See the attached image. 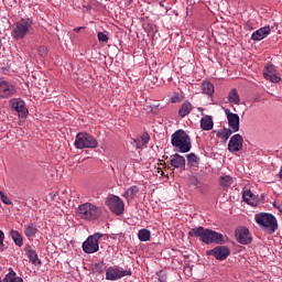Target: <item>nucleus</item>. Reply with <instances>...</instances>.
Here are the masks:
<instances>
[{"instance_id":"1","label":"nucleus","mask_w":282,"mask_h":282,"mask_svg":"<svg viewBox=\"0 0 282 282\" xmlns=\"http://www.w3.org/2000/svg\"><path fill=\"white\" fill-rule=\"evenodd\" d=\"M189 237H199L200 241L206 245L210 243H226L227 238L224 235L214 231L213 229H206L204 227H197L189 230Z\"/></svg>"},{"instance_id":"2","label":"nucleus","mask_w":282,"mask_h":282,"mask_svg":"<svg viewBox=\"0 0 282 282\" xmlns=\"http://www.w3.org/2000/svg\"><path fill=\"white\" fill-rule=\"evenodd\" d=\"M172 147L178 151V153H188L191 151V137L184 130H177L172 134Z\"/></svg>"},{"instance_id":"3","label":"nucleus","mask_w":282,"mask_h":282,"mask_svg":"<svg viewBox=\"0 0 282 282\" xmlns=\"http://www.w3.org/2000/svg\"><path fill=\"white\" fill-rule=\"evenodd\" d=\"M32 32V20L22 18L12 25L11 36L14 41H23Z\"/></svg>"},{"instance_id":"4","label":"nucleus","mask_w":282,"mask_h":282,"mask_svg":"<svg viewBox=\"0 0 282 282\" xmlns=\"http://www.w3.org/2000/svg\"><path fill=\"white\" fill-rule=\"evenodd\" d=\"M77 215L80 219H86V221H96L102 215V210L93 203H84L78 206Z\"/></svg>"},{"instance_id":"5","label":"nucleus","mask_w":282,"mask_h":282,"mask_svg":"<svg viewBox=\"0 0 282 282\" xmlns=\"http://www.w3.org/2000/svg\"><path fill=\"white\" fill-rule=\"evenodd\" d=\"M254 220L259 226H261L265 230H269L270 232H274L279 228V225L276 224V218L272 214H257L254 216Z\"/></svg>"},{"instance_id":"6","label":"nucleus","mask_w":282,"mask_h":282,"mask_svg":"<svg viewBox=\"0 0 282 282\" xmlns=\"http://www.w3.org/2000/svg\"><path fill=\"white\" fill-rule=\"evenodd\" d=\"M76 149H97L98 141L87 132H79L75 139Z\"/></svg>"},{"instance_id":"7","label":"nucleus","mask_w":282,"mask_h":282,"mask_svg":"<svg viewBox=\"0 0 282 282\" xmlns=\"http://www.w3.org/2000/svg\"><path fill=\"white\" fill-rule=\"evenodd\" d=\"M102 239V234L96 232L93 236H89L87 240L83 243V250L86 254H94V252H98L99 246L98 240Z\"/></svg>"},{"instance_id":"8","label":"nucleus","mask_w":282,"mask_h":282,"mask_svg":"<svg viewBox=\"0 0 282 282\" xmlns=\"http://www.w3.org/2000/svg\"><path fill=\"white\" fill-rule=\"evenodd\" d=\"M106 204L115 215H122L124 213V202H122V198L119 196H109Z\"/></svg>"},{"instance_id":"9","label":"nucleus","mask_w":282,"mask_h":282,"mask_svg":"<svg viewBox=\"0 0 282 282\" xmlns=\"http://www.w3.org/2000/svg\"><path fill=\"white\" fill-rule=\"evenodd\" d=\"M122 276H131V271L123 270L120 267H110L106 270L107 281H118Z\"/></svg>"},{"instance_id":"10","label":"nucleus","mask_w":282,"mask_h":282,"mask_svg":"<svg viewBox=\"0 0 282 282\" xmlns=\"http://www.w3.org/2000/svg\"><path fill=\"white\" fill-rule=\"evenodd\" d=\"M225 116L227 118L229 129H231V131L234 133H237V131H239V127H240L239 115L230 111V109H225Z\"/></svg>"},{"instance_id":"11","label":"nucleus","mask_w":282,"mask_h":282,"mask_svg":"<svg viewBox=\"0 0 282 282\" xmlns=\"http://www.w3.org/2000/svg\"><path fill=\"white\" fill-rule=\"evenodd\" d=\"M207 254H209L210 257H215L217 261H225V259H228V257H230V249L226 246H219L207 251Z\"/></svg>"},{"instance_id":"12","label":"nucleus","mask_w":282,"mask_h":282,"mask_svg":"<svg viewBox=\"0 0 282 282\" xmlns=\"http://www.w3.org/2000/svg\"><path fill=\"white\" fill-rule=\"evenodd\" d=\"M17 94V87L8 80H0V98H12Z\"/></svg>"},{"instance_id":"13","label":"nucleus","mask_w":282,"mask_h":282,"mask_svg":"<svg viewBox=\"0 0 282 282\" xmlns=\"http://www.w3.org/2000/svg\"><path fill=\"white\" fill-rule=\"evenodd\" d=\"M263 76L267 80H270L271 83L281 82V75L279 74V70H276V67L272 64L265 65Z\"/></svg>"},{"instance_id":"14","label":"nucleus","mask_w":282,"mask_h":282,"mask_svg":"<svg viewBox=\"0 0 282 282\" xmlns=\"http://www.w3.org/2000/svg\"><path fill=\"white\" fill-rule=\"evenodd\" d=\"M9 104L11 106V109L19 113L20 118H25V116H28L29 111L25 107V101H23L22 99L13 98L9 101Z\"/></svg>"},{"instance_id":"15","label":"nucleus","mask_w":282,"mask_h":282,"mask_svg":"<svg viewBox=\"0 0 282 282\" xmlns=\"http://www.w3.org/2000/svg\"><path fill=\"white\" fill-rule=\"evenodd\" d=\"M243 149V137L241 134H234L228 143V151L230 153H237Z\"/></svg>"},{"instance_id":"16","label":"nucleus","mask_w":282,"mask_h":282,"mask_svg":"<svg viewBox=\"0 0 282 282\" xmlns=\"http://www.w3.org/2000/svg\"><path fill=\"white\" fill-rule=\"evenodd\" d=\"M236 239L239 243L243 246H248L250 241H252V237H250V231L248 228H240L236 231Z\"/></svg>"},{"instance_id":"17","label":"nucleus","mask_w":282,"mask_h":282,"mask_svg":"<svg viewBox=\"0 0 282 282\" xmlns=\"http://www.w3.org/2000/svg\"><path fill=\"white\" fill-rule=\"evenodd\" d=\"M270 32H272L270 26H262L251 34V41H263V39L269 36Z\"/></svg>"},{"instance_id":"18","label":"nucleus","mask_w":282,"mask_h":282,"mask_svg":"<svg viewBox=\"0 0 282 282\" xmlns=\"http://www.w3.org/2000/svg\"><path fill=\"white\" fill-rule=\"evenodd\" d=\"M170 164L173 169H186V159L180 154H174L170 159Z\"/></svg>"},{"instance_id":"19","label":"nucleus","mask_w":282,"mask_h":282,"mask_svg":"<svg viewBox=\"0 0 282 282\" xmlns=\"http://www.w3.org/2000/svg\"><path fill=\"white\" fill-rule=\"evenodd\" d=\"M229 105H241V97L237 88H231L227 96Z\"/></svg>"},{"instance_id":"20","label":"nucleus","mask_w":282,"mask_h":282,"mask_svg":"<svg viewBox=\"0 0 282 282\" xmlns=\"http://www.w3.org/2000/svg\"><path fill=\"white\" fill-rule=\"evenodd\" d=\"M37 232L39 228H36V226L33 225L32 223L28 224L24 228V235L25 237H28V239H34Z\"/></svg>"},{"instance_id":"21","label":"nucleus","mask_w":282,"mask_h":282,"mask_svg":"<svg viewBox=\"0 0 282 282\" xmlns=\"http://www.w3.org/2000/svg\"><path fill=\"white\" fill-rule=\"evenodd\" d=\"M213 127V117L205 116L200 119V129H203V131H210Z\"/></svg>"},{"instance_id":"22","label":"nucleus","mask_w":282,"mask_h":282,"mask_svg":"<svg viewBox=\"0 0 282 282\" xmlns=\"http://www.w3.org/2000/svg\"><path fill=\"white\" fill-rule=\"evenodd\" d=\"M149 140H151L149 133H143L134 140V147H137V149H142V147L149 144Z\"/></svg>"},{"instance_id":"23","label":"nucleus","mask_w":282,"mask_h":282,"mask_svg":"<svg viewBox=\"0 0 282 282\" xmlns=\"http://www.w3.org/2000/svg\"><path fill=\"white\" fill-rule=\"evenodd\" d=\"M242 198L246 204H249V206H254L257 204V196L250 191H246L242 193Z\"/></svg>"},{"instance_id":"24","label":"nucleus","mask_w":282,"mask_h":282,"mask_svg":"<svg viewBox=\"0 0 282 282\" xmlns=\"http://www.w3.org/2000/svg\"><path fill=\"white\" fill-rule=\"evenodd\" d=\"M25 251L28 259L33 263V265L41 263V260H39V254H36L35 250H33L31 247H28Z\"/></svg>"},{"instance_id":"25","label":"nucleus","mask_w":282,"mask_h":282,"mask_svg":"<svg viewBox=\"0 0 282 282\" xmlns=\"http://www.w3.org/2000/svg\"><path fill=\"white\" fill-rule=\"evenodd\" d=\"M191 111H193V105H191L188 101H185L178 110V116H181V118H186Z\"/></svg>"},{"instance_id":"26","label":"nucleus","mask_w":282,"mask_h":282,"mask_svg":"<svg viewBox=\"0 0 282 282\" xmlns=\"http://www.w3.org/2000/svg\"><path fill=\"white\" fill-rule=\"evenodd\" d=\"M232 182H235V180L230 175H223L219 177V186H221L223 188H228L232 186Z\"/></svg>"},{"instance_id":"27","label":"nucleus","mask_w":282,"mask_h":282,"mask_svg":"<svg viewBox=\"0 0 282 282\" xmlns=\"http://www.w3.org/2000/svg\"><path fill=\"white\" fill-rule=\"evenodd\" d=\"M138 193H140V187H138V186H131L130 188H128L127 191H126V193L123 194V197H126V199H128V202L130 200V199H133V197L138 194Z\"/></svg>"},{"instance_id":"28","label":"nucleus","mask_w":282,"mask_h":282,"mask_svg":"<svg viewBox=\"0 0 282 282\" xmlns=\"http://www.w3.org/2000/svg\"><path fill=\"white\" fill-rule=\"evenodd\" d=\"M203 94L207 96H213L215 94V86L210 82H204L202 84Z\"/></svg>"},{"instance_id":"29","label":"nucleus","mask_w":282,"mask_h":282,"mask_svg":"<svg viewBox=\"0 0 282 282\" xmlns=\"http://www.w3.org/2000/svg\"><path fill=\"white\" fill-rule=\"evenodd\" d=\"M3 282H23V278L17 276V272L11 270L3 279Z\"/></svg>"},{"instance_id":"30","label":"nucleus","mask_w":282,"mask_h":282,"mask_svg":"<svg viewBox=\"0 0 282 282\" xmlns=\"http://www.w3.org/2000/svg\"><path fill=\"white\" fill-rule=\"evenodd\" d=\"M11 238L14 241L15 246L21 248L23 246V236L17 230H11Z\"/></svg>"},{"instance_id":"31","label":"nucleus","mask_w":282,"mask_h":282,"mask_svg":"<svg viewBox=\"0 0 282 282\" xmlns=\"http://www.w3.org/2000/svg\"><path fill=\"white\" fill-rule=\"evenodd\" d=\"M139 241H151V231L149 229H141L138 232Z\"/></svg>"},{"instance_id":"32","label":"nucleus","mask_w":282,"mask_h":282,"mask_svg":"<svg viewBox=\"0 0 282 282\" xmlns=\"http://www.w3.org/2000/svg\"><path fill=\"white\" fill-rule=\"evenodd\" d=\"M232 133H235L232 132V129L225 128L218 133V138H220V140H224V142H226V140H228V138H230Z\"/></svg>"},{"instance_id":"33","label":"nucleus","mask_w":282,"mask_h":282,"mask_svg":"<svg viewBox=\"0 0 282 282\" xmlns=\"http://www.w3.org/2000/svg\"><path fill=\"white\" fill-rule=\"evenodd\" d=\"M187 162L191 166H197L199 164V158L195 153L187 154Z\"/></svg>"},{"instance_id":"34","label":"nucleus","mask_w":282,"mask_h":282,"mask_svg":"<svg viewBox=\"0 0 282 282\" xmlns=\"http://www.w3.org/2000/svg\"><path fill=\"white\" fill-rule=\"evenodd\" d=\"M0 199L2 204H6L7 206H10L12 204L10 197H8V195H6L3 192H0Z\"/></svg>"},{"instance_id":"35","label":"nucleus","mask_w":282,"mask_h":282,"mask_svg":"<svg viewBox=\"0 0 282 282\" xmlns=\"http://www.w3.org/2000/svg\"><path fill=\"white\" fill-rule=\"evenodd\" d=\"M99 43H107L109 41V36L107 34L99 32L97 34Z\"/></svg>"},{"instance_id":"36","label":"nucleus","mask_w":282,"mask_h":282,"mask_svg":"<svg viewBox=\"0 0 282 282\" xmlns=\"http://www.w3.org/2000/svg\"><path fill=\"white\" fill-rule=\"evenodd\" d=\"M39 55L43 58L47 55V48L45 46H40L39 50Z\"/></svg>"},{"instance_id":"37","label":"nucleus","mask_w":282,"mask_h":282,"mask_svg":"<svg viewBox=\"0 0 282 282\" xmlns=\"http://www.w3.org/2000/svg\"><path fill=\"white\" fill-rule=\"evenodd\" d=\"M6 239V234H3L2 230H0V250H3V241Z\"/></svg>"},{"instance_id":"38","label":"nucleus","mask_w":282,"mask_h":282,"mask_svg":"<svg viewBox=\"0 0 282 282\" xmlns=\"http://www.w3.org/2000/svg\"><path fill=\"white\" fill-rule=\"evenodd\" d=\"M182 101V97L180 95H173L171 97V102H181Z\"/></svg>"},{"instance_id":"39","label":"nucleus","mask_w":282,"mask_h":282,"mask_svg":"<svg viewBox=\"0 0 282 282\" xmlns=\"http://www.w3.org/2000/svg\"><path fill=\"white\" fill-rule=\"evenodd\" d=\"M273 206H274V208L281 209V207L279 206V204H276V202L273 203Z\"/></svg>"},{"instance_id":"40","label":"nucleus","mask_w":282,"mask_h":282,"mask_svg":"<svg viewBox=\"0 0 282 282\" xmlns=\"http://www.w3.org/2000/svg\"><path fill=\"white\" fill-rule=\"evenodd\" d=\"M86 11H87V12H91V7L87 6V7H86Z\"/></svg>"},{"instance_id":"41","label":"nucleus","mask_w":282,"mask_h":282,"mask_svg":"<svg viewBox=\"0 0 282 282\" xmlns=\"http://www.w3.org/2000/svg\"><path fill=\"white\" fill-rule=\"evenodd\" d=\"M83 30V28H76L75 29V32H79V31H82Z\"/></svg>"},{"instance_id":"42","label":"nucleus","mask_w":282,"mask_h":282,"mask_svg":"<svg viewBox=\"0 0 282 282\" xmlns=\"http://www.w3.org/2000/svg\"><path fill=\"white\" fill-rule=\"evenodd\" d=\"M0 282H3V281L1 280V278H0Z\"/></svg>"}]
</instances>
